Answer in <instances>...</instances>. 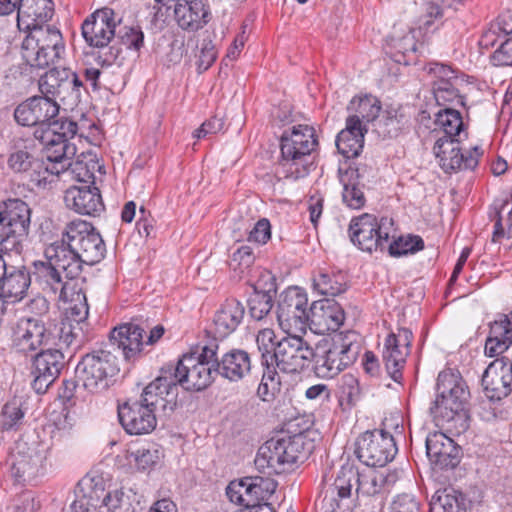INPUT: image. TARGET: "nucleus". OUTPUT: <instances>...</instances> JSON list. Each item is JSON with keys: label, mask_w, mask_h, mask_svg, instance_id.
Returning a JSON list of instances; mask_svg holds the SVG:
<instances>
[{"label": "nucleus", "mask_w": 512, "mask_h": 512, "mask_svg": "<svg viewBox=\"0 0 512 512\" xmlns=\"http://www.w3.org/2000/svg\"><path fill=\"white\" fill-rule=\"evenodd\" d=\"M437 396L430 412L438 426H446L457 433L468 428L466 404L469 398L468 387L460 373L453 369L441 371L436 384Z\"/></svg>", "instance_id": "f257e3e1"}, {"label": "nucleus", "mask_w": 512, "mask_h": 512, "mask_svg": "<svg viewBox=\"0 0 512 512\" xmlns=\"http://www.w3.org/2000/svg\"><path fill=\"white\" fill-rule=\"evenodd\" d=\"M82 36L86 43L96 48V62L101 66H121L124 61L122 48L115 38L116 20L113 9L96 10L82 24Z\"/></svg>", "instance_id": "f03ea898"}, {"label": "nucleus", "mask_w": 512, "mask_h": 512, "mask_svg": "<svg viewBox=\"0 0 512 512\" xmlns=\"http://www.w3.org/2000/svg\"><path fill=\"white\" fill-rule=\"evenodd\" d=\"M218 349L217 342L211 341L196 351L184 354L174 368H166L174 385L191 391H201L210 386L217 375L215 360Z\"/></svg>", "instance_id": "7ed1b4c3"}, {"label": "nucleus", "mask_w": 512, "mask_h": 512, "mask_svg": "<svg viewBox=\"0 0 512 512\" xmlns=\"http://www.w3.org/2000/svg\"><path fill=\"white\" fill-rule=\"evenodd\" d=\"M280 142L279 166L284 177L298 180L307 176L309 171L306 158L318 144L314 128L301 124L293 126L290 130L284 131Z\"/></svg>", "instance_id": "20e7f679"}, {"label": "nucleus", "mask_w": 512, "mask_h": 512, "mask_svg": "<svg viewBox=\"0 0 512 512\" xmlns=\"http://www.w3.org/2000/svg\"><path fill=\"white\" fill-rule=\"evenodd\" d=\"M64 52L61 32L50 25L32 27L22 42L23 59L29 66L38 69L54 65Z\"/></svg>", "instance_id": "39448f33"}, {"label": "nucleus", "mask_w": 512, "mask_h": 512, "mask_svg": "<svg viewBox=\"0 0 512 512\" xmlns=\"http://www.w3.org/2000/svg\"><path fill=\"white\" fill-rule=\"evenodd\" d=\"M305 437L302 434L272 438L266 441L258 450L255 465L259 471L268 474H281L293 464L306 457L304 449Z\"/></svg>", "instance_id": "423d86ee"}, {"label": "nucleus", "mask_w": 512, "mask_h": 512, "mask_svg": "<svg viewBox=\"0 0 512 512\" xmlns=\"http://www.w3.org/2000/svg\"><path fill=\"white\" fill-rule=\"evenodd\" d=\"M352 333L337 336L331 343L325 342L313 349L315 374L320 378H333L354 363L358 356V345L350 340Z\"/></svg>", "instance_id": "0eeeda50"}, {"label": "nucleus", "mask_w": 512, "mask_h": 512, "mask_svg": "<svg viewBox=\"0 0 512 512\" xmlns=\"http://www.w3.org/2000/svg\"><path fill=\"white\" fill-rule=\"evenodd\" d=\"M117 358L111 351L98 350L82 357L77 364V382L90 393L105 391L118 373Z\"/></svg>", "instance_id": "6e6552de"}, {"label": "nucleus", "mask_w": 512, "mask_h": 512, "mask_svg": "<svg viewBox=\"0 0 512 512\" xmlns=\"http://www.w3.org/2000/svg\"><path fill=\"white\" fill-rule=\"evenodd\" d=\"M55 338L50 321L20 317L11 326L10 347L13 352L28 356L44 346L55 344Z\"/></svg>", "instance_id": "1a4fd4ad"}, {"label": "nucleus", "mask_w": 512, "mask_h": 512, "mask_svg": "<svg viewBox=\"0 0 512 512\" xmlns=\"http://www.w3.org/2000/svg\"><path fill=\"white\" fill-rule=\"evenodd\" d=\"M392 232L391 218L378 219L369 213L353 217L349 225V237L352 243L368 253L383 251L387 247Z\"/></svg>", "instance_id": "9d476101"}, {"label": "nucleus", "mask_w": 512, "mask_h": 512, "mask_svg": "<svg viewBox=\"0 0 512 512\" xmlns=\"http://www.w3.org/2000/svg\"><path fill=\"white\" fill-rule=\"evenodd\" d=\"M38 85L41 94L49 100H59L69 108L80 102L83 83L70 69H50L40 77Z\"/></svg>", "instance_id": "9b49d317"}, {"label": "nucleus", "mask_w": 512, "mask_h": 512, "mask_svg": "<svg viewBox=\"0 0 512 512\" xmlns=\"http://www.w3.org/2000/svg\"><path fill=\"white\" fill-rule=\"evenodd\" d=\"M308 297L299 287H289L280 295L277 320L287 334L305 332L309 323Z\"/></svg>", "instance_id": "f8f14e48"}, {"label": "nucleus", "mask_w": 512, "mask_h": 512, "mask_svg": "<svg viewBox=\"0 0 512 512\" xmlns=\"http://www.w3.org/2000/svg\"><path fill=\"white\" fill-rule=\"evenodd\" d=\"M64 235L72 242L83 264L94 265L104 258L105 243L91 223L73 220L66 225Z\"/></svg>", "instance_id": "ddd939ff"}, {"label": "nucleus", "mask_w": 512, "mask_h": 512, "mask_svg": "<svg viewBox=\"0 0 512 512\" xmlns=\"http://www.w3.org/2000/svg\"><path fill=\"white\" fill-rule=\"evenodd\" d=\"M70 508L71 512H134L129 497L122 489L105 491L97 485L78 494Z\"/></svg>", "instance_id": "4468645a"}, {"label": "nucleus", "mask_w": 512, "mask_h": 512, "mask_svg": "<svg viewBox=\"0 0 512 512\" xmlns=\"http://www.w3.org/2000/svg\"><path fill=\"white\" fill-rule=\"evenodd\" d=\"M355 454L366 466L383 467L397 453L394 438L384 430L366 431L356 440Z\"/></svg>", "instance_id": "2eb2a0df"}, {"label": "nucleus", "mask_w": 512, "mask_h": 512, "mask_svg": "<svg viewBox=\"0 0 512 512\" xmlns=\"http://www.w3.org/2000/svg\"><path fill=\"white\" fill-rule=\"evenodd\" d=\"M78 132V125L76 122L69 119L51 120L47 127L35 128L34 137L43 146H50L52 149L53 157H74L77 152L76 145L71 143Z\"/></svg>", "instance_id": "dca6fc26"}, {"label": "nucleus", "mask_w": 512, "mask_h": 512, "mask_svg": "<svg viewBox=\"0 0 512 512\" xmlns=\"http://www.w3.org/2000/svg\"><path fill=\"white\" fill-rule=\"evenodd\" d=\"M294 334L283 337L273 353L275 365L284 373H299L313 359V348L302 337Z\"/></svg>", "instance_id": "f3484780"}, {"label": "nucleus", "mask_w": 512, "mask_h": 512, "mask_svg": "<svg viewBox=\"0 0 512 512\" xmlns=\"http://www.w3.org/2000/svg\"><path fill=\"white\" fill-rule=\"evenodd\" d=\"M461 141L448 138H438L436 140L433 151L444 172L473 170L477 167L479 158L482 155L480 147L474 146L469 151L463 153L459 146Z\"/></svg>", "instance_id": "a211bd4d"}, {"label": "nucleus", "mask_w": 512, "mask_h": 512, "mask_svg": "<svg viewBox=\"0 0 512 512\" xmlns=\"http://www.w3.org/2000/svg\"><path fill=\"white\" fill-rule=\"evenodd\" d=\"M276 487L277 483L270 478L245 477L231 481L226 488V495L231 502L239 505L269 503Z\"/></svg>", "instance_id": "6ab92c4d"}, {"label": "nucleus", "mask_w": 512, "mask_h": 512, "mask_svg": "<svg viewBox=\"0 0 512 512\" xmlns=\"http://www.w3.org/2000/svg\"><path fill=\"white\" fill-rule=\"evenodd\" d=\"M177 394V387L171 376L167 374L166 369H162L161 375L143 389L137 401L152 410L154 414L162 411L164 415H168L176 407Z\"/></svg>", "instance_id": "aec40b11"}, {"label": "nucleus", "mask_w": 512, "mask_h": 512, "mask_svg": "<svg viewBox=\"0 0 512 512\" xmlns=\"http://www.w3.org/2000/svg\"><path fill=\"white\" fill-rule=\"evenodd\" d=\"M32 388L38 394H44L59 377L65 366L64 354L60 349H41L32 354Z\"/></svg>", "instance_id": "412c9836"}, {"label": "nucleus", "mask_w": 512, "mask_h": 512, "mask_svg": "<svg viewBox=\"0 0 512 512\" xmlns=\"http://www.w3.org/2000/svg\"><path fill=\"white\" fill-rule=\"evenodd\" d=\"M412 339L413 334L409 329L400 328L396 333H390L384 341L382 358L387 373L395 382L402 380V370L410 354Z\"/></svg>", "instance_id": "4be33fe9"}, {"label": "nucleus", "mask_w": 512, "mask_h": 512, "mask_svg": "<svg viewBox=\"0 0 512 512\" xmlns=\"http://www.w3.org/2000/svg\"><path fill=\"white\" fill-rule=\"evenodd\" d=\"M58 113L57 102L44 96H34L17 106L14 118L20 125L44 128Z\"/></svg>", "instance_id": "5701e85b"}, {"label": "nucleus", "mask_w": 512, "mask_h": 512, "mask_svg": "<svg viewBox=\"0 0 512 512\" xmlns=\"http://www.w3.org/2000/svg\"><path fill=\"white\" fill-rule=\"evenodd\" d=\"M482 386L490 401H500L512 392V368L506 357L496 358L482 375Z\"/></svg>", "instance_id": "b1692460"}, {"label": "nucleus", "mask_w": 512, "mask_h": 512, "mask_svg": "<svg viewBox=\"0 0 512 512\" xmlns=\"http://www.w3.org/2000/svg\"><path fill=\"white\" fill-rule=\"evenodd\" d=\"M309 315V328L320 335L337 331L345 320L343 308L333 299L314 301L309 308Z\"/></svg>", "instance_id": "393cba45"}, {"label": "nucleus", "mask_w": 512, "mask_h": 512, "mask_svg": "<svg viewBox=\"0 0 512 512\" xmlns=\"http://www.w3.org/2000/svg\"><path fill=\"white\" fill-rule=\"evenodd\" d=\"M426 453L430 462L441 470L455 468L461 458V448L453 439L440 431L428 434Z\"/></svg>", "instance_id": "a878e982"}, {"label": "nucleus", "mask_w": 512, "mask_h": 512, "mask_svg": "<svg viewBox=\"0 0 512 512\" xmlns=\"http://www.w3.org/2000/svg\"><path fill=\"white\" fill-rule=\"evenodd\" d=\"M118 418L130 435L151 433L157 425L156 414L138 401H127L118 406Z\"/></svg>", "instance_id": "bb28decb"}, {"label": "nucleus", "mask_w": 512, "mask_h": 512, "mask_svg": "<svg viewBox=\"0 0 512 512\" xmlns=\"http://www.w3.org/2000/svg\"><path fill=\"white\" fill-rule=\"evenodd\" d=\"M145 330L135 323H124L110 332V345L121 351L127 362H135L141 355Z\"/></svg>", "instance_id": "cd10ccee"}, {"label": "nucleus", "mask_w": 512, "mask_h": 512, "mask_svg": "<svg viewBox=\"0 0 512 512\" xmlns=\"http://www.w3.org/2000/svg\"><path fill=\"white\" fill-rule=\"evenodd\" d=\"M65 205L81 215L100 216L105 206L96 186H72L65 191Z\"/></svg>", "instance_id": "c85d7f7f"}, {"label": "nucleus", "mask_w": 512, "mask_h": 512, "mask_svg": "<svg viewBox=\"0 0 512 512\" xmlns=\"http://www.w3.org/2000/svg\"><path fill=\"white\" fill-rule=\"evenodd\" d=\"M174 18L182 30L196 32L206 26L211 19L209 4L206 0H177Z\"/></svg>", "instance_id": "c756f323"}, {"label": "nucleus", "mask_w": 512, "mask_h": 512, "mask_svg": "<svg viewBox=\"0 0 512 512\" xmlns=\"http://www.w3.org/2000/svg\"><path fill=\"white\" fill-rule=\"evenodd\" d=\"M44 256L45 259L59 267L68 279L78 277L84 265L79 254L72 247V242L66 239L64 232L61 240H57L45 248Z\"/></svg>", "instance_id": "7c9ffc66"}, {"label": "nucleus", "mask_w": 512, "mask_h": 512, "mask_svg": "<svg viewBox=\"0 0 512 512\" xmlns=\"http://www.w3.org/2000/svg\"><path fill=\"white\" fill-rule=\"evenodd\" d=\"M215 365L217 375L230 382L244 379L252 370L250 354L243 349H232L226 352L220 360L216 355Z\"/></svg>", "instance_id": "2f4dec72"}, {"label": "nucleus", "mask_w": 512, "mask_h": 512, "mask_svg": "<svg viewBox=\"0 0 512 512\" xmlns=\"http://www.w3.org/2000/svg\"><path fill=\"white\" fill-rule=\"evenodd\" d=\"M33 266L35 280L42 289L54 294L60 301H68V283L63 280L62 270L47 259L35 261Z\"/></svg>", "instance_id": "473e14b6"}, {"label": "nucleus", "mask_w": 512, "mask_h": 512, "mask_svg": "<svg viewBox=\"0 0 512 512\" xmlns=\"http://www.w3.org/2000/svg\"><path fill=\"white\" fill-rule=\"evenodd\" d=\"M30 283V275L23 267L6 265L0 280V297L8 304L17 303L26 295Z\"/></svg>", "instance_id": "72a5a7b5"}, {"label": "nucleus", "mask_w": 512, "mask_h": 512, "mask_svg": "<svg viewBox=\"0 0 512 512\" xmlns=\"http://www.w3.org/2000/svg\"><path fill=\"white\" fill-rule=\"evenodd\" d=\"M512 344V311L501 314L490 324L489 336L485 343V354L495 357L504 353Z\"/></svg>", "instance_id": "f704fd0d"}, {"label": "nucleus", "mask_w": 512, "mask_h": 512, "mask_svg": "<svg viewBox=\"0 0 512 512\" xmlns=\"http://www.w3.org/2000/svg\"><path fill=\"white\" fill-rule=\"evenodd\" d=\"M244 316V305L235 298L227 299L214 315L215 332L220 337L230 335L242 323Z\"/></svg>", "instance_id": "c9c22d12"}, {"label": "nucleus", "mask_w": 512, "mask_h": 512, "mask_svg": "<svg viewBox=\"0 0 512 512\" xmlns=\"http://www.w3.org/2000/svg\"><path fill=\"white\" fill-rule=\"evenodd\" d=\"M53 12L51 0H20L18 25L24 24L29 31L32 27L44 26L52 18Z\"/></svg>", "instance_id": "e433bc0d"}, {"label": "nucleus", "mask_w": 512, "mask_h": 512, "mask_svg": "<svg viewBox=\"0 0 512 512\" xmlns=\"http://www.w3.org/2000/svg\"><path fill=\"white\" fill-rule=\"evenodd\" d=\"M364 146V130L357 118H347L346 127L336 138L338 152L346 158L357 157Z\"/></svg>", "instance_id": "4c0bfd02"}, {"label": "nucleus", "mask_w": 512, "mask_h": 512, "mask_svg": "<svg viewBox=\"0 0 512 512\" xmlns=\"http://www.w3.org/2000/svg\"><path fill=\"white\" fill-rule=\"evenodd\" d=\"M313 289L320 295L335 297L347 288V276L342 271L320 270L313 275Z\"/></svg>", "instance_id": "58836bf2"}, {"label": "nucleus", "mask_w": 512, "mask_h": 512, "mask_svg": "<svg viewBox=\"0 0 512 512\" xmlns=\"http://www.w3.org/2000/svg\"><path fill=\"white\" fill-rule=\"evenodd\" d=\"M435 125L439 127L444 135L441 138L451 140H465L467 132L461 113L452 108H445L436 114Z\"/></svg>", "instance_id": "ea45409f"}, {"label": "nucleus", "mask_w": 512, "mask_h": 512, "mask_svg": "<svg viewBox=\"0 0 512 512\" xmlns=\"http://www.w3.org/2000/svg\"><path fill=\"white\" fill-rule=\"evenodd\" d=\"M388 490V479L376 471L359 472V482L355 488L358 499L382 497Z\"/></svg>", "instance_id": "a19ab883"}, {"label": "nucleus", "mask_w": 512, "mask_h": 512, "mask_svg": "<svg viewBox=\"0 0 512 512\" xmlns=\"http://www.w3.org/2000/svg\"><path fill=\"white\" fill-rule=\"evenodd\" d=\"M388 46L394 51L392 57L396 62L407 63L405 58L409 54L416 52L417 49L415 30L411 28L404 31L394 29L389 37Z\"/></svg>", "instance_id": "79ce46f5"}, {"label": "nucleus", "mask_w": 512, "mask_h": 512, "mask_svg": "<svg viewBox=\"0 0 512 512\" xmlns=\"http://www.w3.org/2000/svg\"><path fill=\"white\" fill-rule=\"evenodd\" d=\"M18 454H21L19 451ZM45 451H33L28 455H19L12 464V472L16 478L34 477L44 467Z\"/></svg>", "instance_id": "37998d69"}, {"label": "nucleus", "mask_w": 512, "mask_h": 512, "mask_svg": "<svg viewBox=\"0 0 512 512\" xmlns=\"http://www.w3.org/2000/svg\"><path fill=\"white\" fill-rule=\"evenodd\" d=\"M360 174L358 169L346 171L343 181L342 198L344 203L352 209H360L365 205L366 198L359 182Z\"/></svg>", "instance_id": "c03bdc74"}, {"label": "nucleus", "mask_w": 512, "mask_h": 512, "mask_svg": "<svg viewBox=\"0 0 512 512\" xmlns=\"http://www.w3.org/2000/svg\"><path fill=\"white\" fill-rule=\"evenodd\" d=\"M357 482H359V470L353 465H343L330 487L331 494L337 495L340 500L350 498L353 489L357 487Z\"/></svg>", "instance_id": "a18cd8bd"}, {"label": "nucleus", "mask_w": 512, "mask_h": 512, "mask_svg": "<svg viewBox=\"0 0 512 512\" xmlns=\"http://www.w3.org/2000/svg\"><path fill=\"white\" fill-rule=\"evenodd\" d=\"M464 86L463 78H457L451 82H440V85L433 87V94L439 106L457 104L464 106V99L461 95V88Z\"/></svg>", "instance_id": "49530a36"}, {"label": "nucleus", "mask_w": 512, "mask_h": 512, "mask_svg": "<svg viewBox=\"0 0 512 512\" xmlns=\"http://www.w3.org/2000/svg\"><path fill=\"white\" fill-rule=\"evenodd\" d=\"M349 109L356 112L349 118H357L360 122L361 120L372 122L379 116L381 103L375 96L365 95L352 99Z\"/></svg>", "instance_id": "de8ad7c7"}, {"label": "nucleus", "mask_w": 512, "mask_h": 512, "mask_svg": "<svg viewBox=\"0 0 512 512\" xmlns=\"http://www.w3.org/2000/svg\"><path fill=\"white\" fill-rule=\"evenodd\" d=\"M387 246L391 256L400 257L422 250L424 248V241L420 236L407 235L400 236L390 244H387Z\"/></svg>", "instance_id": "09e8293b"}, {"label": "nucleus", "mask_w": 512, "mask_h": 512, "mask_svg": "<svg viewBox=\"0 0 512 512\" xmlns=\"http://www.w3.org/2000/svg\"><path fill=\"white\" fill-rule=\"evenodd\" d=\"M250 316L260 321L264 319L273 307V297L269 292L254 290L248 299Z\"/></svg>", "instance_id": "8fccbe9b"}, {"label": "nucleus", "mask_w": 512, "mask_h": 512, "mask_svg": "<svg viewBox=\"0 0 512 512\" xmlns=\"http://www.w3.org/2000/svg\"><path fill=\"white\" fill-rule=\"evenodd\" d=\"M161 456L159 449L151 447L132 451L129 458L130 463H134L137 470L145 472L152 470L159 463Z\"/></svg>", "instance_id": "3c124183"}, {"label": "nucleus", "mask_w": 512, "mask_h": 512, "mask_svg": "<svg viewBox=\"0 0 512 512\" xmlns=\"http://www.w3.org/2000/svg\"><path fill=\"white\" fill-rule=\"evenodd\" d=\"M256 344L261 353V364L266 365L274 363L273 353L275 351V333L270 328H264L258 331L256 335Z\"/></svg>", "instance_id": "603ef678"}, {"label": "nucleus", "mask_w": 512, "mask_h": 512, "mask_svg": "<svg viewBox=\"0 0 512 512\" xmlns=\"http://www.w3.org/2000/svg\"><path fill=\"white\" fill-rule=\"evenodd\" d=\"M68 167V172L73 175L74 179L85 184L93 185L95 184L94 171L96 168L98 170L101 169V166L98 164V162L94 161L93 159H91L89 162L76 160L75 162H70Z\"/></svg>", "instance_id": "864d4df0"}, {"label": "nucleus", "mask_w": 512, "mask_h": 512, "mask_svg": "<svg viewBox=\"0 0 512 512\" xmlns=\"http://www.w3.org/2000/svg\"><path fill=\"white\" fill-rule=\"evenodd\" d=\"M424 71L431 77L432 88L440 85V82H451L454 79L460 78L458 72L451 66L430 62L424 66Z\"/></svg>", "instance_id": "5fc2aeb1"}, {"label": "nucleus", "mask_w": 512, "mask_h": 512, "mask_svg": "<svg viewBox=\"0 0 512 512\" xmlns=\"http://www.w3.org/2000/svg\"><path fill=\"white\" fill-rule=\"evenodd\" d=\"M429 512H466L455 495L441 492L432 497Z\"/></svg>", "instance_id": "6e6d98bb"}, {"label": "nucleus", "mask_w": 512, "mask_h": 512, "mask_svg": "<svg viewBox=\"0 0 512 512\" xmlns=\"http://www.w3.org/2000/svg\"><path fill=\"white\" fill-rule=\"evenodd\" d=\"M37 161L32 154H30L27 150H16L12 152L8 159V166L14 172L17 173H27L30 175V172L34 168V165Z\"/></svg>", "instance_id": "4d7b16f0"}, {"label": "nucleus", "mask_w": 512, "mask_h": 512, "mask_svg": "<svg viewBox=\"0 0 512 512\" xmlns=\"http://www.w3.org/2000/svg\"><path fill=\"white\" fill-rule=\"evenodd\" d=\"M118 45H124L127 49L138 52L144 45V33L140 28L124 27L118 32L116 39Z\"/></svg>", "instance_id": "13d9d810"}, {"label": "nucleus", "mask_w": 512, "mask_h": 512, "mask_svg": "<svg viewBox=\"0 0 512 512\" xmlns=\"http://www.w3.org/2000/svg\"><path fill=\"white\" fill-rule=\"evenodd\" d=\"M254 261L253 249L249 245H242L231 255L229 265L233 270L243 273L253 265Z\"/></svg>", "instance_id": "bf43d9fd"}, {"label": "nucleus", "mask_w": 512, "mask_h": 512, "mask_svg": "<svg viewBox=\"0 0 512 512\" xmlns=\"http://www.w3.org/2000/svg\"><path fill=\"white\" fill-rule=\"evenodd\" d=\"M494 66L512 65V34L503 35L500 45L490 57Z\"/></svg>", "instance_id": "052dcab7"}, {"label": "nucleus", "mask_w": 512, "mask_h": 512, "mask_svg": "<svg viewBox=\"0 0 512 512\" xmlns=\"http://www.w3.org/2000/svg\"><path fill=\"white\" fill-rule=\"evenodd\" d=\"M341 398L348 404L354 405L360 398V386L358 379L351 374L342 376L340 384Z\"/></svg>", "instance_id": "680f3d73"}, {"label": "nucleus", "mask_w": 512, "mask_h": 512, "mask_svg": "<svg viewBox=\"0 0 512 512\" xmlns=\"http://www.w3.org/2000/svg\"><path fill=\"white\" fill-rule=\"evenodd\" d=\"M75 303L70 305L67 309L68 311V321L67 322H75L77 325L84 322L89 314L87 299L85 294L78 292L76 294V298L73 299Z\"/></svg>", "instance_id": "e2e57ef3"}, {"label": "nucleus", "mask_w": 512, "mask_h": 512, "mask_svg": "<svg viewBox=\"0 0 512 512\" xmlns=\"http://www.w3.org/2000/svg\"><path fill=\"white\" fill-rule=\"evenodd\" d=\"M3 427L7 430L17 426L24 417V411L19 401L13 400L6 403L2 410Z\"/></svg>", "instance_id": "0e129e2a"}, {"label": "nucleus", "mask_w": 512, "mask_h": 512, "mask_svg": "<svg viewBox=\"0 0 512 512\" xmlns=\"http://www.w3.org/2000/svg\"><path fill=\"white\" fill-rule=\"evenodd\" d=\"M217 50L211 40H203L197 60V69L200 73L208 70L217 59Z\"/></svg>", "instance_id": "69168bd1"}, {"label": "nucleus", "mask_w": 512, "mask_h": 512, "mask_svg": "<svg viewBox=\"0 0 512 512\" xmlns=\"http://www.w3.org/2000/svg\"><path fill=\"white\" fill-rule=\"evenodd\" d=\"M419 502L408 493L397 495L389 506V512H419Z\"/></svg>", "instance_id": "338daca9"}, {"label": "nucleus", "mask_w": 512, "mask_h": 512, "mask_svg": "<svg viewBox=\"0 0 512 512\" xmlns=\"http://www.w3.org/2000/svg\"><path fill=\"white\" fill-rule=\"evenodd\" d=\"M26 311L30 314L28 317L41 318L46 321H49L47 316L49 312V302L43 296H36L30 299L26 303Z\"/></svg>", "instance_id": "774afa93"}]
</instances>
